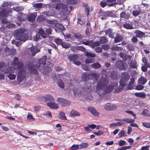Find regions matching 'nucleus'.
Segmentation results:
<instances>
[{"instance_id": "nucleus-1", "label": "nucleus", "mask_w": 150, "mask_h": 150, "mask_svg": "<svg viewBox=\"0 0 150 150\" xmlns=\"http://www.w3.org/2000/svg\"><path fill=\"white\" fill-rule=\"evenodd\" d=\"M108 82L107 80L101 81L98 84L96 92L100 96L110 93L117 85L116 83L114 82L107 86Z\"/></svg>"}, {"instance_id": "nucleus-2", "label": "nucleus", "mask_w": 150, "mask_h": 150, "mask_svg": "<svg viewBox=\"0 0 150 150\" xmlns=\"http://www.w3.org/2000/svg\"><path fill=\"white\" fill-rule=\"evenodd\" d=\"M47 58L46 56H43L36 62V64L35 65L31 66L29 68L30 73L36 75H38V70L42 71V72H44L43 70L45 68Z\"/></svg>"}, {"instance_id": "nucleus-3", "label": "nucleus", "mask_w": 150, "mask_h": 150, "mask_svg": "<svg viewBox=\"0 0 150 150\" xmlns=\"http://www.w3.org/2000/svg\"><path fill=\"white\" fill-rule=\"evenodd\" d=\"M90 76V73L84 72L83 73L81 76V81L85 82L84 87H83V89L87 92H91L93 89L91 84L87 82Z\"/></svg>"}, {"instance_id": "nucleus-4", "label": "nucleus", "mask_w": 150, "mask_h": 150, "mask_svg": "<svg viewBox=\"0 0 150 150\" xmlns=\"http://www.w3.org/2000/svg\"><path fill=\"white\" fill-rule=\"evenodd\" d=\"M14 35L17 40L21 41H25L27 39V34L21 29L17 30L15 33Z\"/></svg>"}, {"instance_id": "nucleus-5", "label": "nucleus", "mask_w": 150, "mask_h": 150, "mask_svg": "<svg viewBox=\"0 0 150 150\" xmlns=\"http://www.w3.org/2000/svg\"><path fill=\"white\" fill-rule=\"evenodd\" d=\"M129 78L130 76L128 73L125 72L122 73L121 79L119 82L121 86L122 87L125 86L127 84V81Z\"/></svg>"}, {"instance_id": "nucleus-6", "label": "nucleus", "mask_w": 150, "mask_h": 150, "mask_svg": "<svg viewBox=\"0 0 150 150\" xmlns=\"http://www.w3.org/2000/svg\"><path fill=\"white\" fill-rule=\"evenodd\" d=\"M26 71L24 69L20 71L17 76V79L19 83H21L26 78Z\"/></svg>"}, {"instance_id": "nucleus-7", "label": "nucleus", "mask_w": 150, "mask_h": 150, "mask_svg": "<svg viewBox=\"0 0 150 150\" xmlns=\"http://www.w3.org/2000/svg\"><path fill=\"white\" fill-rule=\"evenodd\" d=\"M115 67L120 70H125L127 67V65L122 60H118L115 63Z\"/></svg>"}, {"instance_id": "nucleus-8", "label": "nucleus", "mask_w": 150, "mask_h": 150, "mask_svg": "<svg viewBox=\"0 0 150 150\" xmlns=\"http://www.w3.org/2000/svg\"><path fill=\"white\" fill-rule=\"evenodd\" d=\"M13 69L12 67H8V68H6V69H4V72L9 74L8 75V77L9 79L11 80L15 79L16 77V76L14 74L11 73L13 72Z\"/></svg>"}, {"instance_id": "nucleus-9", "label": "nucleus", "mask_w": 150, "mask_h": 150, "mask_svg": "<svg viewBox=\"0 0 150 150\" xmlns=\"http://www.w3.org/2000/svg\"><path fill=\"white\" fill-rule=\"evenodd\" d=\"M12 10L11 9L8 8H3L0 11V16L2 17H6L10 13L12 12Z\"/></svg>"}, {"instance_id": "nucleus-10", "label": "nucleus", "mask_w": 150, "mask_h": 150, "mask_svg": "<svg viewBox=\"0 0 150 150\" xmlns=\"http://www.w3.org/2000/svg\"><path fill=\"white\" fill-rule=\"evenodd\" d=\"M13 64L14 66H17L19 69H22L23 66V64L22 61H19L18 58L17 57H15L14 59Z\"/></svg>"}, {"instance_id": "nucleus-11", "label": "nucleus", "mask_w": 150, "mask_h": 150, "mask_svg": "<svg viewBox=\"0 0 150 150\" xmlns=\"http://www.w3.org/2000/svg\"><path fill=\"white\" fill-rule=\"evenodd\" d=\"M42 101H44L46 103L51 102L52 101H55V100L52 96L48 94L45 96L42 97L41 99Z\"/></svg>"}, {"instance_id": "nucleus-12", "label": "nucleus", "mask_w": 150, "mask_h": 150, "mask_svg": "<svg viewBox=\"0 0 150 150\" xmlns=\"http://www.w3.org/2000/svg\"><path fill=\"white\" fill-rule=\"evenodd\" d=\"M57 101L59 103L63 106H66L70 104L69 101L61 98H58L57 100Z\"/></svg>"}, {"instance_id": "nucleus-13", "label": "nucleus", "mask_w": 150, "mask_h": 150, "mask_svg": "<svg viewBox=\"0 0 150 150\" xmlns=\"http://www.w3.org/2000/svg\"><path fill=\"white\" fill-rule=\"evenodd\" d=\"M104 107L106 110H113L117 108L116 106L110 105L109 103H106Z\"/></svg>"}, {"instance_id": "nucleus-14", "label": "nucleus", "mask_w": 150, "mask_h": 150, "mask_svg": "<svg viewBox=\"0 0 150 150\" xmlns=\"http://www.w3.org/2000/svg\"><path fill=\"white\" fill-rule=\"evenodd\" d=\"M88 110L93 115L95 116H98L100 113L97 112L96 110L94 108L92 107H88L87 108Z\"/></svg>"}, {"instance_id": "nucleus-15", "label": "nucleus", "mask_w": 150, "mask_h": 150, "mask_svg": "<svg viewBox=\"0 0 150 150\" xmlns=\"http://www.w3.org/2000/svg\"><path fill=\"white\" fill-rule=\"evenodd\" d=\"M37 16V14L35 13H30L28 16L27 20L30 22H33L35 21V18Z\"/></svg>"}, {"instance_id": "nucleus-16", "label": "nucleus", "mask_w": 150, "mask_h": 150, "mask_svg": "<svg viewBox=\"0 0 150 150\" xmlns=\"http://www.w3.org/2000/svg\"><path fill=\"white\" fill-rule=\"evenodd\" d=\"M47 106L52 109H57L59 106L58 104L55 103V101H52L51 102H48L47 103Z\"/></svg>"}, {"instance_id": "nucleus-17", "label": "nucleus", "mask_w": 150, "mask_h": 150, "mask_svg": "<svg viewBox=\"0 0 150 150\" xmlns=\"http://www.w3.org/2000/svg\"><path fill=\"white\" fill-rule=\"evenodd\" d=\"M147 81V79L144 76H141L138 80V82L139 84L144 85L145 84Z\"/></svg>"}, {"instance_id": "nucleus-18", "label": "nucleus", "mask_w": 150, "mask_h": 150, "mask_svg": "<svg viewBox=\"0 0 150 150\" xmlns=\"http://www.w3.org/2000/svg\"><path fill=\"white\" fill-rule=\"evenodd\" d=\"M114 121H118L120 122H122L123 121H125V122H134V120L133 119H127L125 118L123 119H120V118H116L115 119Z\"/></svg>"}, {"instance_id": "nucleus-19", "label": "nucleus", "mask_w": 150, "mask_h": 150, "mask_svg": "<svg viewBox=\"0 0 150 150\" xmlns=\"http://www.w3.org/2000/svg\"><path fill=\"white\" fill-rule=\"evenodd\" d=\"M91 67L95 69H98L100 68L101 67V64L98 62H95L90 65Z\"/></svg>"}, {"instance_id": "nucleus-20", "label": "nucleus", "mask_w": 150, "mask_h": 150, "mask_svg": "<svg viewBox=\"0 0 150 150\" xmlns=\"http://www.w3.org/2000/svg\"><path fill=\"white\" fill-rule=\"evenodd\" d=\"M136 37L139 38H142L145 36V33L137 30L135 31Z\"/></svg>"}, {"instance_id": "nucleus-21", "label": "nucleus", "mask_w": 150, "mask_h": 150, "mask_svg": "<svg viewBox=\"0 0 150 150\" xmlns=\"http://www.w3.org/2000/svg\"><path fill=\"white\" fill-rule=\"evenodd\" d=\"M124 40V38L122 35H119L117 34V36L114 38V42L117 43L122 41Z\"/></svg>"}, {"instance_id": "nucleus-22", "label": "nucleus", "mask_w": 150, "mask_h": 150, "mask_svg": "<svg viewBox=\"0 0 150 150\" xmlns=\"http://www.w3.org/2000/svg\"><path fill=\"white\" fill-rule=\"evenodd\" d=\"M134 94L137 97L143 98H146V95L144 92L135 93H134Z\"/></svg>"}, {"instance_id": "nucleus-23", "label": "nucleus", "mask_w": 150, "mask_h": 150, "mask_svg": "<svg viewBox=\"0 0 150 150\" xmlns=\"http://www.w3.org/2000/svg\"><path fill=\"white\" fill-rule=\"evenodd\" d=\"M63 4L62 3H57L53 6V8H55L57 10H61L63 8Z\"/></svg>"}, {"instance_id": "nucleus-24", "label": "nucleus", "mask_w": 150, "mask_h": 150, "mask_svg": "<svg viewBox=\"0 0 150 150\" xmlns=\"http://www.w3.org/2000/svg\"><path fill=\"white\" fill-rule=\"evenodd\" d=\"M124 27L127 29H132L133 28V26L131 23L126 22L123 25Z\"/></svg>"}, {"instance_id": "nucleus-25", "label": "nucleus", "mask_w": 150, "mask_h": 150, "mask_svg": "<svg viewBox=\"0 0 150 150\" xmlns=\"http://www.w3.org/2000/svg\"><path fill=\"white\" fill-rule=\"evenodd\" d=\"M118 74L117 70H114L111 71V77L113 80H115L117 78Z\"/></svg>"}, {"instance_id": "nucleus-26", "label": "nucleus", "mask_w": 150, "mask_h": 150, "mask_svg": "<svg viewBox=\"0 0 150 150\" xmlns=\"http://www.w3.org/2000/svg\"><path fill=\"white\" fill-rule=\"evenodd\" d=\"M78 58V56L76 55H70L68 57L69 60L70 61H73V62L76 60Z\"/></svg>"}, {"instance_id": "nucleus-27", "label": "nucleus", "mask_w": 150, "mask_h": 150, "mask_svg": "<svg viewBox=\"0 0 150 150\" xmlns=\"http://www.w3.org/2000/svg\"><path fill=\"white\" fill-rule=\"evenodd\" d=\"M120 43L117 45L114 46L113 45L111 47V50L115 51H121L123 50V48L121 47H118L117 46L118 45H120Z\"/></svg>"}, {"instance_id": "nucleus-28", "label": "nucleus", "mask_w": 150, "mask_h": 150, "mask_svg": "<svg viewBox=\"0 0 150 150\" xmlns=\"http://www.w3.org/2000/svg\"><path fill=\"white\" fill-rule=\"evenodd\" d=\"M108 42V39L105 37H101L99 39V42L101 44H105Z\"/></svg>"}, {"instance_id": "nucleus-29", "label": "nucleus", "mask_w": 150, "mask_h": 150, "mask_svg": "<svg viewBox=\"0 0 150 150\" xmlns=\"http://www.w3.org/2000/svg\"><path fill=\"white\" fill-rule=\"evenodd\" d=\"M134 78H132L130 79V81L129 82L128 88L129 89L131 90L133 88V87L132 85L134 84Z\"/></svg>"}, {"instance_id": "nucleus-30", "label": "nucleus", "mask_w": 150, "mask_h": 150, "mask_svg": "<svg viewBox=\"0 0 150 150\" xmlns=\"http://www.w3.org/2000/svg\"><path fill=\"white\" fill-rule=\"evenodd\" d=\"M80 114L79 112L74 110H72L70 112V115L74 117L79 116Z\"/></svg>"}, {"instance_id": "nucleus-31", "label": "nucleus", "mask_w": 150, "mask_h": 150, "mask_svg": "<svg viewBox=\"0 0 150 150\" xmlns=\"http://www.w3.org/2000/svg\"><path fill=\"white\" fill-rule=\"evenodd\" d=\"M85 55H86V57L88 58H89V57H91V58H93L95 57H96V54L92 53L91 52L87 51L86 52Z\"/></svg>"}, {"instance_id": "nucleus-32", "label": "nucleus", "mask_w": 150, "mask_h": 150, "mask_svg": "<svg viewBox=\"0 0 150 150\" xmlns=\"http://www.w3.org/2000/svg\"><path fill=\"white\" fill-rule=\"evenodd\" d=\"M54 27L57 29L62 30H63L65 29V28L63 25L58 23V22L57 23Z\"/></svg>"}, {"instance_id": "nucleus-33", "label": "nucleus", "mask_w": 150, "mask_h": 150, "mask_svg": "<svg viewBox=\"0 0 150 150\" xmlns=\"http://www.w3.org/2000/svg\"><path fill=\"white\" fill-rule=\"evenodd\" d=\"M100 45V43L98 41L92 42V41L91 40V43L90 46L93 48H95L96 46H99Z\"/></svg>"}, {"instance_id": "nucleus-34", "label": "nucleus", "mask_w": 150, "mask_h": 150, "mask_svg": "<svg viewBox=\"0 0 150 150\" xmlns=\"http://www.w3.org/2000/svg\"><path fill=\"white\" fill-rule=\"evenodd\" d=\"M59 118L62 120H67V118L64 112H59Z\"/></svg>"}, {"instance_id": "nucleus-35", "label": "nucleus", "mask_w": 150, "mask_h": 150, "mask_svg": "<svg viewBox=\"0 0 150 150\" xmlns=\"http://www.w3.org/2000/svg\"><path fill=\"white\" fill-rule=\"evenodd\" d=\"M62 46L64 48H68L70 47L71 45L69 43L67 42H63L62 45Z\"/></svg>"}, {"instance_id": "nucleus-36", "label": "nucleus", "mask_w": 150, "mask_h": 150, "mask_svg": "<svg viewBox=\"0 0 150 150\" xmlns=\"http://www.w3.org/2000/svg\"><path fill=\"white\" fill-rule=\"evenodd\" d=\"M38 32L39 35H40L42 37L44 38H45V31L42 28L39 29Z\"/></svg>"}, {"instance_id": "nucleus-37", "label": "nucleus", "mask_w": 150, "mask_h": 150, "mask_svg": "<svg viewBox=\"0 0 150 150\" xmlns=\"http://www.w3.org/2000/svg\"><path fill=\"white\" fill-rule=\"evenodd\" d=\"M46 21L47 23H48L49 24L54 25V26L58 22L57 20L54 19L52 20H47Z\"/></svg>"}, {"instance_id": "nucleus-38", "label": "nucleus", "mask_w": 150, "mask_h": 150, "mask_svg": "<svg viewBox=\"0 0 150 150\" xmlns=\"http://www.w3.org/2000/svg\"><path fill=\"white\" fill-rule=\"evenodd\" d=\"M77 23L79 25H83L85 23V20L83 18H78Z\"/></svg>"}, {"instance_id": "nucleus-39", "label": "nucleus", "mask_w": 150, "mask_h": 150, "mask_svg": "<svg viewBox=\"0 0 150 150\" xmlns=\"http://www.w3.org/2000/svg\"><path fill=\"white\" fill-rule=\"evenodd\" d=\"M16 53V50L14 49H10L9 52H8V55H11L14 56Z\"/></svg>"}, {"instance_id": "nucleus-40", "label": "nucleus", "mask_w": 150, "mask_h": 150, "mask_svg": "<svg viewBox=\"0 0 150 150\" xmlns=\"http://www.w3.org/2000/svg\"><path fill=\"white\" fill-rule=\"evenodd\" d=\"M58 85L59 87L63 88L64 87V84L62 81L59 80L58 81Z\"/></svg>"}, {"instance_id": "nucleus-41", "label": "nucleus", "mask_w": 150, "mask_h": 150, "mask_svg": "<svg viewBox=\"0 0 150 150\" xmlns=\"http://www.w3.org/2000/svg\"><path fill=\"white\" fill-rule=\"evenodd\" d=\"M141 14L140 11L138 10H134L132 11V14L134 17H137Z\"/></svg>"}, {"instance_id": "nucleus-42", "label": "nucleus", "mask_w": 150, "mask_h": 150, "mask_svg": "<svg viewBox=\"0 0 150 150\" xmlns=\"http://www.w3.org/2000/svg\"><path fill=\"white\" fill-rule=\"evenodd\" d=\"M122 124L121 122H115L111 124L110 125V127H115L118 126H121Z\"/></svg>"}, {"instance_id": "nucleus-43", "label": "nucleus", "mask_w": 150, "mask_h": 150, "mask_svg": "<svg viewBox=\"0 0 150 150\" xmlns=\"http://www.w3.org/2000/svg\"><path fill=\"white\" fill-rule=\"evenodd\" d=\"M5 63L4 62H1L0 63V68H2V69H1V70H3V72H4V69H6V68H8V67L7 66H5Z\"/></svg>"}, {"instance_id": "nucleus-44", "label": "nucleus", "mask_w": 150, "mask_h": 150, "mask_svg": "<svg viewBox=\"0 0 150 150\" xmlns=\"http://www.w3.org/2000/svg\"><path fill=\"white\" fill-rule=\"evenodd\" d=\"M127 48L129 51H133L134 49V46L131 44H128L127 45Z\"/></svg>"}, {"instance_id": "nucleus-45", "label": "nucleus", "mask_w": 150, "mask_h": 150, "mask_svg": "<svg viewBox=\"0 0 150 150\" xmlns=\"http://www.w3.org/2000/svg\"><path fill=\"white\" fill-rule=\"evenodd\" d=\"M130 66L133 69H137V63L136 62H131L129 64Z\"/></svg>"}, {"instance_id": "nucleus-46", "label": "nucleus", "mask_w": 150, "mask_h": 150, "mask_svg": "<svg viewBox=\"0 0 150 150\" xmlns=\"http://www.w3.org/2000/svg\"><path fill=\"white\" fill-rule=\"evenodd\" d=\"M90 76L91 78L94 79L96 80H97L98 78V74L97 73L95 72H93L91 74H90Z\"/></svg>"}, {"instance_id": "nucleus-47", "label": "nucleus", "mask_w": 150, "mask_h": 150, "mask_svg": "<svg viewBox=\"0 0 150 150\" xmlns=\"http://www.w3.org/2000/svg\"><path fill=\"white\" fill-rule=\"evenodd\" d=\"M82 44H83L86 45H89L90 46L91 43V40L89 41L88 40H84L81 41Z\"/></svg>"}, {"instance_id": "nucleus-48", "label": "nucleus", "mask_w": 150, "mask_h": 150, "mask_svg": "<svg viewBox=\"0 0 150 150\" xmlns=\"http://www.w3.org/2000/svg\"><path fill=\"white\" fill-rule=\"evenodd\" d=\"M88 144L87 143H83L80 144L79 145V149H81V148H87Z\"/></svg>"}, {"instance_id": "nucleus-49", "label": "nucleus", "mask_w": 150, "mask_h": 150, "mask_svg": "<svg viewBox=\"0 0 150 150\" xmlns=\"http://www.w3.org/2000/svg\"><path fill=\"white\" fill-rule=\"evenodd\" d=\"M45 18H44L43 16H40L38 17L37 18V21L39 22H42L45 21Z\"/></svg>"}, {"instance_id": "nucleus-50", "label": "nucleus", "mask_w": 150, "mask_h": 150, "mask_svg": "<svg viewBox=\"0 0 150 150\" xmlns=\"http://www.w3.org/2000/svg\"><path fill=\"white\" fill-rule=\"evenodd\" d=\"M54 42L58 45H61L63 41L62 40L59 38H56L54 40Z\"/></svg>"}, {"instance_id": "nucleus-51", "label": "nucleus", "mask_w": 150, "mask_h": 150, "mask_svg": "<svg viewBox=\"0 0 150 150\" xmlns=\"http://www.w3.org/2000/svg\"><path fill=\"white\" fill-rule=\"evenodd\" d=\"M95 60L93 59H86L85 61V62L86 64H89L94 62Z\"/></svg>"}, {"instance_id": "nucleus-52", "label": "nucleus", "mask_w": 150, "mask_h": 150, "mask_svg": "<svg viewBox=\"0 0 150 150\" xmlns=\"http://www.w3.org/2000/svg\"><path fill=\"white\" fill-rule=\"evenodd\" d=\"M95 50L97 53H101L103 51V49L102 47H97L95 49Z\"/></svg>"}, {"instance_id": "nucleus-53", "label": "nucleus", "mask_w": 150, "mask_h": 150, "mask_svg": "<svg viewBox=\"0 0 150 150\" xmlns=\"http://www.w3.org/2000/svg\"><path fill=\"white\" fill-rule=\"evenodd\" d=\"M126 134V132L124 130H121L120 132L118 134L119 137H122L125 136V135Z\"/></svg>"}, {"instance_id": "nucleus-54", "label": "nucleus", "mask_w": 150, "mask_h": 150, "mask_svg": "<svg viewBox=\"0 0 150 150\" xmlns=\"http://www.w3.org/2000/svg\"><path fill=\"white\" fill-rule=\"evenodd\" d=\"M83 69L86 71H89L90 70V69L89 67V65H83L82 66Z\"/></svg>"}, {"instance_id": "nucleus-55", "label": "nucleus", "mask_w": 150, "mask_h": 150, "mask_svg": "<svg viewBox=\"0 0 150 150\" xmlns=\"http://www.w3.org/2000/svg\"><path fill=\"white\" fill-rule=\"evenodd\" d=\"M144 86L142 85H137L135 87V89L137 90H142L144 88Z\"/></svg>"}, {"instance_id": "nucleus-56", "label": "nucleus", "mask_w": 150, "mask_h": 150, "mask_svg": "<svg viewBox=\"0 0 150 150\" xmlns=\"http://www.w3.org/2000/svg\"><path fill=\"white\" fill-rule=\"evenodd\" d=\"M74 36L76 39H81L82 38V36L79 33H74Z\"/></svg>"}, {"instance_id": "nucleus-57", "label": "nucleus", "mask_w": 150, "mask_h": 150, "mask_svg": "<svg viewBox=\"0 0 150 150\" xmlns=\"http://www.w3.org/2000/svg\"><path fill=\"white\" fill-rule=\"evenodd\" d=\"M87 6V4L85 5V11L86 13V15L88 16L89 14L90 8L89 7H86Z\"/></svg>"}, {"instance_id": "nucleus-58", "label": "nucleus", "mask_w": 150, "mask_h": 150, "mask_svg": "<svg viewBox=\"0 0 150 150\" xmlns=\"http://www.w3.org/2000/svg\"><path fill=\"white\" fill-rule=\"evenodd\" d=\"M45 32L48 35H50L52 34V30L50 28H47L45 30Z\"/></svg>"}, {"instance_id": "nucleus-59", "label": "nucleus", "mask_w": 150, "mask_h": 150, "mask_svg": "<svg viewBox=\"0 0 150 150\" xmlns=\"http://www.w3.org/2000/svg\"><path fill=\"white\" fill-rule=\"evenodd\" d=\"M127 17V15L126 12L125 11L122 12L120 14V17L121 18H126Z\"/></svg>"}, {"instance_id": "nucleus-60", "label": "nucleus", "mask_w": 150, "mask_h": 150, "mask_svg": "<svg viewBox=\"0 0 150 150\" xmlns=\"http://www.w3.org/2000/svg\"><path fill=\"white\" fill-rule=\"evenodd\" d=\"M6 26L8 28H14L15 26V25L12 23H9L6 24Z\"/></svg>"}, {"instance_id": "nucleus-61", "label": "nucleus", "mask_w": 150, "mask_h": 150, "mask_svg": "<svg viewBox=\"0 0 150 150\" xmlns=\"http://www.w3.org/2000/svg\"><path fill=\"white\" fill-rule=\"evenodd\" d=\"M79 145H74L71 147V150H77L79 149Z\"/></svg>"}, {"instance_id": "nucleus-62", "label": "nucleus", "mask_w": 150, "mask_h": 150, "mask_svg": "<svg viewBox=\"0 0 150 150\" xmlns=\"http://www.w3.org/2000/svg\"><path fill=\"white\" fill-rule=\"evenodd\" d=\"M102 49L104 50H108L110 48V47L108 44L103 45L102 46Z\"/></svg>"}, {"instance_id": "nucleus-63", "label": "nucleus", "mask_w": 150, "mask_h": 150, "mask_svg": "<svg viewBox=\"0 0 150 150\" xmlns=\"http://www.w3.org/2000/svg\"><path fill=\"white\" fill-rule=\"evenodd\" d=\"M142 62L144 64V65H146L148 64V60L146 57H144L142 59Z\"/></svg>"}, {"instance_id": "nucleus-64", "label": "nucleus", "mask_w": 150, "mask_h": 150, "mask_svg": "<svg viewBox=\"0 0 150 150\" xmlns=\"http://www.w3.org/2000/svg\"><path fill=\"white\" fill-rule=\"evenodd\" d=\"M147 68L148 67H147L146 65H143L141 67L142 70L143 72H145L147 70Z\"/></svg>"}]
</instances>
